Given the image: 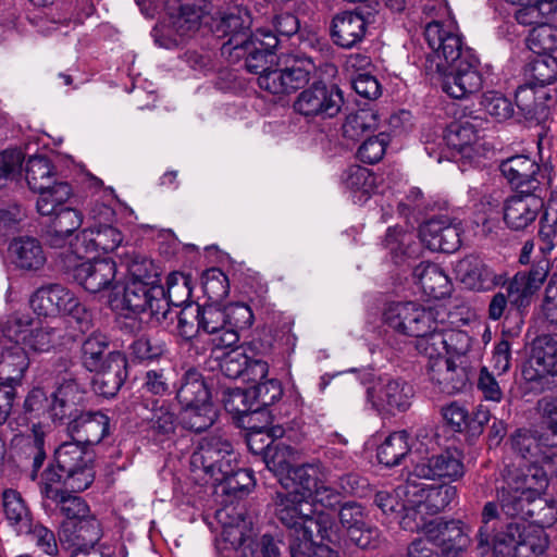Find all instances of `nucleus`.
I'll use <instances>...</instances> for the list:
<instances>
[{"instance_id":"12","label":"nucleus","mask_w":557,"mask_h":557,"mask_svg":"<svg viewBox=\"0 0 557 557\" xmlns=\"http://www.w3.org/2000/svg\"><path fill=\"white\" fill-rule=\"evenodd\" d=\"M343 103V92L337 86L317 82L297 96L294 109L306 117L325 120L337 115Z\"/></svg>"},{"instance_id":"16","label":"nucleus","mask_w":557,"mask_h":557,"mask_svg":"<svg viewBox=\"0 0 557 557\" xmlns=\"http://www.w3.org/2000/svg\"><path fill=\"white\" fill-rule=\"evenodd\" d=\"M77 258L64 264L73 278L87 292L99 293L115 288L116 263L111 259H95L92 261L76 262Z\"/></svg>"},{"instance_id":"31","label":"nucleus","mask_w":557,"mask_h":557,"mask_svg":"<svg viewBox=\"0 0 557 557\" xmlns=\"http://www.w3.org/2000/svg\"><path fill=\"white\" fill-rule=\"evenodd\" d=\"M542 207L544 202L534 193H520L505 202L504 221L512 230H523L535 221Z\"/></svg>"},{"instance_id":"25","label":"nucleus","mask_w":557,"mask_h":557,"mask_svg":"<svg viewBox=\"0 0 557 557\" xmlns=\"http://www.w3.org/2000/svg\"><path fill=\"white\" fill-rule=\"evenodd\" d=\"M459 224L453 223L446 216L429 220L420 226L421 242L432 251L451 253L461 245Z\"/></svg>"},{"instance_id":"54","label":"nucleus","mask_w":557,"mask_h":557,"mask_svg":"<svg viewBox=\"0 0 557 557\" xmlns=\"http://www.w3.org/2000/svg\"><path fill=\"white\" fill-rule=\"evenodd\" d=\"M379 124L377 113L372 109H360L349 113L343 123V136L350 140H358L367 132L376 129Z\"/></svg>"},{"instance_id":"6","label":"nucleus","mask_w":557,"mask_h":557,"mask_svg":"<svg viewBox=\"0 0 557 557\" xmlns=\"http://www.w3.org/2000/svg\"><path fill=\"white\" fill-rule=\"evenodd\" d=\"M54 168L44 156L30 157L25 165V178L28 187L39 194L37 210L40 214L52 212L55 206L65 202L72 188L65 182H55Z\"/></svg>"},{"instance_id":"49","label":"nucleus","mask_w":557,"mask_h":557,"mask_svg":"<svg viewBox=\"0 0 557 557\" xmlns=\"http://www.w3.org/2000/svg\"><path fill=\"white\" fill-rule=\"evenodd\" d=\"M295 455V449L283 443H277L273 446L267 445L264 453L265 468L277 478L280 484L281 479L294 470Z\"/></svg>"},{"instance_id":"59","label":"nucleus","mask_w":557,"mask_h":557,"mask_svg":"<svg viewBox=\"0 0 557 557\" xmlns=\"http://www.w3.org/2000/svg\"><path fill=\"white\" fill-rule=\"evenodd\" d=\"M528 48L535 54L557 50V27L547 23L535 26L527 38Z\"/></svg>"},{"instance_id":"64","label":"nucleus","mask_w":557,"mask_h":557,"mask_svg":"<svg viewBox=\"0 0 557 557\" xmlns=\"http://www.w3.org/2000/svg\"><path fill=\"white\" fill-rule=\"evenodd\" d=\"M442 323L437 322L435 327H432L430 332L419 336L416 341V348L429 358V362H432L435 358L446 357L444 329L438 327Z\"/></svg>"},{"instance_id":"36","label":"nucleus","mask_w":557,"mask_h":557,"mask_svg":"<svg viewBox=\"0 0 557 557\" xmlns=\"http://www.w3.org/2000/svg\"><path fill=\"white\" fill-rule=\"evenodd\" d=\"M406 495L412 494L418 496L419 499L410 502L412 507H416L418 512L426 515H436L443 511L456 497L457 490L451 485H438L416 488L410 487V492Z\"/></svg>"},{"instance_id":"42","label":"nucleus","mask_w":557,"mask_h":557,"mask_svg":"<svg viewBox=\"0 0 557 557\" xmlns=\"http://www.w3.org/2000/svg\"><path fill=\"white\" fill-rule=\"evenodd\" d=\"M522 515L531 520L535 529H542L553 525L557 521V507L554 502H548L540 496H532L529 499L518 498Z\"/></svg>"},{"instance_id":"23","label":"nucleus","mask_w":557,"mask_h":557,"mask_svg":"<svg viewBox=\"0 0 557 557\" xmlns=\"http://www.w3.org/2000/svg\"><path fill=\"white\" fill-rule=\"evenodd\" d=\"M471 529L461 520L431 522L426 534L436 542L443 557H460L471 543Z\"/></svg>"},{"instance_id":"19","label":"nucleus","mask_w":557,"mask_h":557,"mask_svg":"<svg viewBox=\"0 0 557 557\" xmlns=\"http://www.w3.org/2000/svg\"><path fill=\"white\" fill-rule=\"evenodd\" d=\"M443 140L450 150L451 158L459 157L476 166L483 164L486 148L484 143H479L474 125L453 122L444 131Z\"/></svg>"},{"instance_id":"62","label":"nucleus","mask_w":557,"mask_h":557,"mask_svg":"<svg viewBox=\"0 0 557 557\" xmlns=\"http://www.w3.org/2000/svg\"><path fill=\"white\" fill-rule=\"evenodd\" d=\"M201 286L205 295L212 301L211 304L221 301L230 292L228 278L226 274L218 268H211L203 272Z\"/></svg>"},{"instance_id":"57","label":"nucleus","mask_w":557,"mask_h":557,"mask_svg":"<svg viewBox=\"0 0 557 557\" xmlns=\"http://www.w3.org/2000/svg\"><path fill=\"white\" fill-rule=\"evenodd\" d=\"M546 275L547 264L537 265L530 270L528 276L516 275L513 281L506 287V290L508 292L509 297L515 296V294H519V296L513 299V301H518L519 298L527 297L536 290L545 281Z\"/></svg>"},{"instance_id":"13","label":"nucleus","mask_w":557,"mask_h":557,"mask_svg":"<svg viewBox=\"0 0 557 557\" xmlns=\"http://www.w3.org/2000/svg\"><path fill=\"white\" fill-rule=\"evenodd\" d=\"M281 44V39L273 34L270 28L257 29L251 39L244 44L237 57H226L230 63L236 64L243 61V66L250 73H265L273 61L276 48Z\"/></svg>"},{"instance_id":"20","label":"nucleus","mask_w":557,"mask_h":557,"mask_svg":"<svg viewBox=\"0 0 557 557\" xmlns=\"http://www.w3.org/2000/svg\"><path fill=\"white\" fill-rule=\"evenodd\" d=\"M428 375L433 387L448 396L465 392L470 384L466 361H457L451 357H440L429 362Z\"/></svg>"},{"instance_id":"17","label":"nucleus","mask_w":557,"mask_h":557,"mask_svg":"<svg viewBox=\"0 0 557 557\" xmlns=\"http://www.w3.org/2000/svg\"><path fill=\"white\" fill-rule=\"evenodd\" d=\"M465 468L461 460V455L458 450H444L437 455H433L419 461L413 470L409 473L406 490L410 492V487H418L417 480L426 479L435 480L447 478L456 480L463 474Z\"/></svg>"},{"instance_id":"47","label":"nucleus","mask_w":557,"mask_h":557,"mask_svg":"<svg viewBox=\"0 0 557 557\" xmlns=\"http://www.w3.org/2000/svg\"><path fill=\"white\" fill-rule=\"evenodd\" d=\"M110 354L116 352L109 351L107 337L101 334H92L82 345L83 366L90 372L99 371L106 366Z\"/></svg>"},{"instance_id":"11","label":"nucleus","mask_w":557,"mask_h":557,"mask_svg":"<svg viewBox=\"0 0 557 557\" xmlns=\"http://www.w3.org/2000/svg\"><path fill=\"white\" fill-rule=\"evenodd\" d=\"M301 517V525L295 529H287L289 537L290 557H339L336 552L323 544L314 542V534L321 541L335 542L337 535L332 529H327L325 520L305 519L308 518V511L299 512Z\"/></svg>"},{"instance_id":"38","label":"nucleus","mask_w":557,"mask_h":557,"mask_svg":"<svg viewBox=\"0 0 557 557\" xmlns=\"http://www.w3.org/2000/svg\"><path fill=\"white\" fill-rule=\"evenodd\" d=\"M412 276L422 292L429 297L442 299L450 295V280L435 263L420 262L414 267Z\"/></svg>"},{"instance_id":"18","label":"nucleus","mask_w":557,"mask_h":557,"mask_svg":"<svg viewBox=\"0 0 557 557\" xmlns=\"http://www.w3.org/2000/svg\"><path fill=\"white\" fill-rule=\"evenodd\" d=\"M251 18L247 10L235 8L224 13L214 22L213 32L219 38H226L223 42L221 53L224 58L237 57L242 46L251 39Z\"/></svg>"},{"instance_id":"58","label":"nucleus","mask_w":557,"mask_h":557,"mask_svg":"<svg viewBox=\"0 0 557 557\" xmlns=\"http://www.w3.org/2000/svg\"><path fill=\"white\" fill-rule=\"evenodd\" d=\"M193 277L190 274L174 272L168 276L165 296L174 307L191 304Z\"/></svg>"},{"instance_id":"7","label":"nucleus","mask_w":557,"mask_h":557,"mask_svg":"<svg viewBox=\"0 0 557 557\" xmlns=\"http://www.w3.org/2000/svg\"><path fill=\"white\" fill-rule=\"evenodd\" d=\"M280 69H269L258 76V85L273 95H284L304 87L313 76L317 65L301 53L278 57Z\"/></svg>"},{"instance_id":"33","label":"nucleus","mask_w":557,"mask_h":557,"mask_svg":"<svg viewBox=\"0 0 557 557\" xmlns=\"http://www.w3.org/2000/svg\"><path fill=\"white\" fill-rule=\"evenodd\" d=\"M92 388L103 397H114L127 377V361L122 354H110L106 366L95 371Z\"/></svg>"},{"instance_id":"56","label":"nucleus","mask_w":557,"mask_h":557,"mask_svg":"<svg viewBox=\"0 0 557 557\" xmlns=\"http://www.w3.org/2000/svg\"><path fill=\"white\" fill-rule=\"evenodd\" d=\"M344 186L350 193L361 198L368 197L374 188L375 177L371 171L360 165L349 166L342 175Z\"/></svg>"},{"instance_id":"43","label":"nucleus","mask_w":557,"mask_h":557,"mask_svg":"<svg viewBox=\"0 0 557 557\" xmlns=\"http://www.w3.org/2000/svg\"><path fill=\"white\" fill-rule=\"evenodd\" d=\"M29 366L27 352L18 344L3 349L0 355V381L18 384Z\"/></svg>"},{"instance_id":"8","label":"nucleus","mask_w":557,"mask_h":557,"mask_svg":"<svg viewBox=\"0 0 557 557\" xmlns=\"http://www.w3.org/2000/svg\"><path fill=\"white\" fill-rule=\"evenodd\" d=\"M90 216L95 221L94 225L84 228L76 237L74 243V256L82 259L83 255L91 252H112L123 242L121 231L111 225L114 218V211L111 207L97 203L90 210Z\"/></svg>"},{"instance_id":"21","label":"nucleus","mask_w":557,"mask_h":557,"mask_svg":"<svg viewBox=\"0 0 557 557\" xmlns=\"http://www.w3.org/2000/svg\"><path fill=\"white\" fill-rule=\"evenodd\" d=\"M414 391L412 385L399 377H382L368 391L373 406L392 414L404 412L411 406Z\"/></svg>"},{"instance_id":"52","label":"nucleus","mask_w":557,"mask_h":557,"mask_svg":"<svg viewBox=\"0 0 557 557\" xmlns=\"http://www.w3.org/2000/svg\"><path fill=\"white\" fill-rule=\"evenodd\" d=\"M129 275L128 282H140L146 285H160L159 268L145 256L133 253L127 255L122 261Z\"/></svg>"},{"instance_id":"44","label":"nucleus","mask_w":557,"mask_h":557,"mask_svg":"<svg viewBox=\"0 0 557 557\" xmlns=\"http://www.w3.org/2000/svg\"><path fill=\"white\" fill-rule=\"evenodd\" d=\"M511 446L529 462L557 463V455L547 454V449H544L540 440L529 431H517L511 438Z\"/></svg>"},{"instance_id":"15","label":"nucleus","mask_w":557,"mask_h":557,"mask_svg":"<svg viewBox=\"0 0 557 557\" xmlns=\"http://www.w3.org/2000/svg\"><path fill=\"white\" fill-rule=\"evenodd\" d=\"M102 535L101 523L91 513L78 521H63L59 531L60 541L72 549L71 557L78 553L90 557L92 553L106 552L104 545L101 549L95 548Z\"/></svg>"},{"instance_id":"60","label":"nucleus","mask_w":557,"mask_h":557,"mask_svg":"<svg viewBox=\"0 0 557 557\" xmlns=\"http://www.w3.org/2000/svg\"><path fill=\"white\" fill-rule=\"evenodd\" d=\"M175 319H177L176 335L183 341L189 342L202 333L198 304L184 306L180 312H175L174 320Z\"/></svg>"},{"instance_id":"3","label":"nucleus","mask_w":557,"mask_h":557,"mask_svg":"<svg viewBox=\"0 0 557 557\" xmlns=\"http://www.w3.org/2000/svg\"><path fill=\"white\" fill-rule=\"evenodd\" d=\"M91 455L74 440L62 443L55 450L53 462L41 473L39 486L63 483L73 492H83L94 482Z\"/></svg>"},{"instance_id":"32","label":"nucleus","mask_w":557,"mask_h":557,"mask_svg":"<svg viewBox=\"0 0 557 557\" xmlns=\"http://www.w3.org/2000/svg\"><path fill=\"white\" fill-rule=\"evenodd\" d=\"M539 356V351L531 354L522 368V377L528 389L534 393H542L557 384V358Z\"/></svg>"},{"instance_id":"41","label":"nucleus","mask_w":557,"mask_h":557,"mask_svg":"<svg viewBox=\"0 0 557 557\" xmlns=\"http://www.w3.org/2000/svg\"><path fill=\"white\" fill-rule=\"evenodd\" d=\"M3 513L10 527L18 534L28 532L33 515L21 493L9 488L2 493Z\"/></svg>"},{"instance_id":"1","label":"nucleus","mask_w":557,"mask_h":557,"mask_svg":"<svg viewBox=\"0 0 557 557\" xmlns=\"http://www.w3.org/2000/svg\"><path fill=\"white\" fill-rule=\"evenodd\" d=\"M426 18L424 37L431 49L425 58V71L443 76L442 89L451 98L461 99L476 91L482 84L479 61L463 48L457 26L450 18L445 0H429L423 5Z\"/></svg>"},{"instance_id":"2","label":"nucleus","mask_w":557,"mask_h":557,"mask_svg":"<svg viewBox=\"0 0 557 557\" xmlns=\"http://www.w3.org/2000/svg\"><path fill=\"white\" fill-rule=\"evenodd\" d=\"M330 474V470L317 461L296 466L288 475L281 479L285 492L275 493V516L286 529L300 528V511H308L307 519L325 520L323 515H315L313 504L309 500L320 483L329 480Z\"/></svg>"},{"instance_id":"53","label":"nucleus","mask_w":557,"mask_h":557,"mask_svg":"<svg viewBox=\"0 0 557 557\" xmlns=\"http://www.w3.org/2000/svg\"><path fill=\"white\" fill-rule=\"evenodd\" d=\"M547 547L548 536L544 530L524 527L515 546V557H546Z\"/></svg>"},{"instance_id":"9","label":"nucleus","mask_w":557,"mask_h":557,"mask_svg":"<svg viewBox=\"0 0 557 557\" xmlns=\"http://www.w3.org/2000/svg\"><path fill=\"white\" fill-rule=\"evenodd\" d=\"M443 307H424L413 301L393 302L384 311L385 323L396 332L418 338L444 322Z\"/></svg>"},{"instance_id":"50","label":"nucleus","mask_w":557,"mask_h":557,"mask_svg":"<svg viewBox=\"0 0 557 557\" xmlns=\"http://www.w3.org/2000/svg\"><path fill=\"white\" fill-rule=\"evenodd\" d=\"M218 417L212 403L182 407L180 423L186 430L200 433L209 429Z\"/></svg>"},{"instance_id":"10","label":"nucleus","mask_w":557,"mask_h":557,"mask_svg":"<svg viewBox=\"0 0 557 557\" xmlns=\"http://www.w3.org/2000/svg\"><path fill=\"white\" fill-rule=\"evenodd\" d=\"M29 302L38 315L67 314L76 320L81 329H87L91 322V312L62 284L40 286L34 292Z\"/></svg>"},{"instance_id":"14","label":"nucleus","mask_w":557,"mask_h":557,"mask_svg":"<svg viewBox=\"0 0 557 557\" xmlns=\"http://www.w3.org/2000/svg\"><path fill=\"white\" fill-rule=\"evenodd\" d=\"M341 525L348 541L361 549H375L382 543L381 531L368 521L364 508L356 502L341 505L338 510Z\"/></svg>"},{"instance_id":"55","label":"nucleus","mask_w":557,"mask_h":557,"mask_svg":"<svg viewBox=\"0 0 557 557\" xmlns=\"http://www.w3.org/2000/svg\"><path fill=\"white\" fill-rule=\"evenodd\" d=\"M150 298L149 305H147L150 321L168 329L173 324L176 311L171 309L172 304L166 298L164 288L161 285H152Z\"/></svg>"},{"instance_id":"48","label":"nucleus","mask_w":557,"mask_h":557,"mask_svg":"<svg viewBox=\"0 0 557 557\" xmlns=\"http://www.w3.org/2000/svg\"><path fill=\"white\" fill-rule=\"evenodd\" d=\"M407 431H398L389 434L377 448V460L386 467H395L410 451Z\"/></svg>"},{"instance_id":"46","label":"nucleus","mask_w":557,"mask_h":557,"mask_svg":"<svg viewBox=\"0 0 557 557\" xmlns=\"http://www.w3.org/2000/svg\"><path fill=\"white\" fill-rule=\"evenodd\" d=\"M206 13L207 4L203 0L198 3L185 2L181 4L177 14L172 16V27L181 37L190 36L200 27Z\"/></svg>"},{"instance_id":"26","label":"nucleus","mask_w":557,"mask_h":557,"mask_svg":"<svg viewBox=\"0 0 557 557\" xmlns=\"http://www.w3.org/2000/svg\"><path fill=\"white\" fill-rule=\"evenodd\" d=\"M499 171L510 186L519 193H535L540 188L541 166L528 156L517 154L503 160Z\"/></svg>"},{"instance_id":"4","label":"nucleus","mask_w":557,"mask_h":557,"mask_svg":"<svg viewBox=\"0 0 557 557\" xmlns=\"http://www.w3.org/2000/svg\"><path fill=\"white\" fill-rule=\"evenodd\" d=\"M195 470H202L215 483H221L230 475L249 479V472L238 466L237 456L230 440L221 434L209 435L200 440L190 457Z\"/></svg>"},{"instance_id":"29","label":"nucleus","mask_w":557,"mask_h":557,"mask_svg":"<svg viewBox=\"0 0 557 557\" xmlns=\"http://www.w3.org/2000/svg\"><path fill=\"white\" fill-rule=\"evenodd\" d=\"M548 100H552L548 92L531 85H521L516 91V104L530 125L544 124L550 119V108L546 103Z\"/></svg>"},{"instance_id":"63","label":"nucleus","mask_w":557,"mask_h":557,"mask_svg":"<svg viewBox=\"0 0 557 557\" xmlns=\"http://www.w3.org/2000/svg\"><path fill=\"white\" fill-rule=\"evenodd\" d=\"M543 208L540 236L546 244L545 249L550 250L557 243V190L550 191L549 198Z\"/></svg>"},{"instance_id":"34","label":"nucleus","mask_w":557,"mask_h":557,"mask_svg":"<svg viewBox=\"0 0 557 557\" xmlns=\"http://www.w3.org/2000/svg\"><path fill=\"white\" fill-rule=\"evenodd\" d=\"M222 401L225 410L236 419L239 426L257 434L261 433V428L251 423L252 417L259 414V407L255 406L249 387L225 389Z\"/></svg>"},{"instance_id":"61","label":"nucleus","mask_w":557,"mask_h":557,"mask_svg":"<svg viewBox=\"0 0 557 557\" xmlns=\"http://www.w3.org/2000/svg\"><path fill=\"white\" fill-rule=\"evenodd\" d=\"M152 285L140 282H127L124 287L122 304L123 307L134 314L147 312Z\"/></svg>"},{"instance_id":"40","label":"nucleus","mask_w":557,"mask_h":557,"mask_svg":"<svg viewBox=\"0 0 557 557\" xmlns=\"http://www.w3.org/2000/svg\"><path fill=\"white\" fill-rule=\"evenodd\" d=\"M215 517L222 525V539L234 548L240 547L249 531L244 512L235 507H225L218 510Z\"/></svg>"},{"instance_id":"27","label":"nucleus","mask_w":557,"mask_h":557,"mask_svg":"<svg viewBox=\"0 0 557 557\" xmlns=\"http://www.w3.org/2000/svg\"><path fill=\"white\" fill-rule=\"evenodd\" d=\"M110 431V419L102 411H84L67 422V432L81 445L99 444Z\"/></svg>"},{"instance_id":"28","label":"nucleus","mask_w":557,"mask_h":557,"mask_svg":"<svg viewBox=\"0 0 557 557\" xmlns=\"http://www.w3.org/2000/svg\"><path fill=\"white\" fill-rule=\"evenodd\" d=\"M368 21L359 11L337 13L331 23L333 42L344 49H350L361 42L366 36Z\"/></svg>"},{"instance_id":"35","label":"nucleus","mask_w":557,"mask_h":557,"mask_svg":"<svg viewBox=\"0 0 557 557\" xmlns=\"http://www.w3.org/2000/svg\"><path fill=\"white\" fill-rule=\"evenodd\" d=\"M9 255L15 268L22 271H38L47 261L40 242L28 236L14 238L9 246Z\"/></svg>"},{"instance_id":"45","label":"nucleus","mask_w":557,"mask_h":557,"mask_svg":"<svg viewBox=\"0 0 557 557\" xmlns=\"http://www.w3.org/2000/svg\"><path fill=\"white\" fill-rule=\"evenodd\" d=\"M530 79L524 85H531L535 89L554 84L557 81V58L552 53L536 54L524 69Z\"/></svg>"},{"instance_id":"30","label":"nucleus","mask_w":557,"mask_h":557,"mask_svg":"<svg viewBox=\"0 0 557 557\" xmlns=\"http://www.w3.org/2000/svg\"><path fill=\"white\" fill-rule=\"evenodd\" d=\"M39 492L44 507L58 508L66 518L65 521H78L90 515L89 506L83 498L70 494L58 485L39 486Z\"/></svg>"},{"instance_id":"5","label":"nucleus","mask_w":557,"mask_h":557,"mask_svg":"<svg viewBox=\"0 0 557 557\" xmlns=\"http://www.w3.org/2000/svg\"><path fill=\"white\" fill-rule=\"evenodd\" d=\"M33 319L28 314H13L4 324L3 334L22 348L35 354L50 352L64 344L65 327L61 322H47L30 327Z\"/></svg>"},{"instance_id":"51","label":"nucleus","mask_w":557,"mask_h":557,"mask_svg":"<svg viewBox=\"0 0 557 557\" xmlns=\"http://www.w3.org/2000/svg\"><path fill=\"white\" fill-rule=\"evenodd\" d=\"M485 271L484 261L476 256H468L454 265L456 280L465 285L466 288L473 290L483 289Z\"/></svg>"},{"instance_id":"22","label":"nucleus","mask_w":557,"mask_h":557,"mask_svg":"<svg viewBox=\"0 0 557 557\" xmlns=\"http://www.w3.org/2000/svg\"><path fill=\"white\" fill-rule=\"evenodd\" d=\"M136 413L146 432L153 437H168L175 432L177 416L172 404L159 398H143Z\"/></svg>"},{"instance_id":"24","label":"nucleus","mask_w":557,"mask_h":557,"mask_svg":"<svg viewBox=\"0 0 557 557\" xmlns=\"http://www.w3.org/2000/svg\"><path fill=\"white\" fill-rule=\"evenodd\" d=\"M553 465L530 462L524 468L509 471L506 480L508 488L515 493H520L519 496H513V498L529 499L534 495L540 496L548 486V474H557V471L552 469Z\"/></svg>"},{"instance_id":"39","label":"nucleus","mask_w":557,"mask_h":557,"mask_svg":"<svg viewBox=\"0 0 557 557\" xmlns=\"http://www.w3.org/2000/svg\"><path fill=\"white\" fill-rule=\"evenodd\" d=\"M176 399L182 407L212 403L210 389L200 372L189 369L184 373Z\"/></svg>"},{"instance_id":"37","label":"nucleus","mask_w":557,"mask_h":557,"mask_svg":"<svg viewBox=\"0 0 557 557\" xmlns=\"http://www.w3.org/2000/svg\"><path fill=\"white\" fill-rule=\"evenodd\" d=\"M441 412L443 419L453 431L462 432L467 430L471 436L480 435L484 430V424L487 422V409H484L483 405L478 406L472 418H469L468 410L457 401H451L449 405L444 406Z\"/></svg>"}]
</instances>
